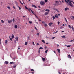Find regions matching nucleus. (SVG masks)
Segmentation results:
<instances>
[{
  "label": "nucleus",
  "instance_id": "nucleus-1",
  "mask_svg": "<svg viewBox=\"0 0 74 74\" xmlns=\"http://www.w3.org/2000/svg\"><path fill=\"white\" fill-rule=\"evenodd\" d=\"M65 2H66V3H69V6H70V7H73V5L72 4V3L71 2H73V1H70V0H64Z\"/></svg>",
  "mask_w": 74,
  "mask_h": 74
},
{
  "label": "nucleus",
  "instance_id": "nucleus-2",
  "mask_svg": "<svg viewBox=\"0 0 74 74\" xmlns=\"http://www.w3.org/2000/svg\"><path fill=\"white\" fill-rule=\"evenodd\" d=\"M40 4L41 5H44L45 4V2L44 1H41L40 2Z\"/></svg>",
  "mask_w": 74,
  "mask_h": 74
},
{
  "label": "nucleus",
  "instance_id": "nucleus-3",
  "mask_svg": "<svg viewBox=\"0 0 74 74\" xmlns=\"http://www.w3.org/2000/svg\"><path fill=\"white\" fill-rule=\"evenodd\" d=\"M29 11L30 12V11H31V12L32 13V14H34V11H33L30 8L29 9Z\"/></svg>",
  "mask_w": 74,
  "mask_h": 74
},
{
  "label": "nucleus",
  "instance_id": "nucleus-4",
  "mask_svg": "<svg viewBox=\"0 0 74 74\" xmlns=\"http://www.w3.org/2000/svg\"><path fill=\"white\" fill-rule=\"evenodd\" d=\"M52 24H53L52 22H50L49 23V26H51V25H52Z\"/></svg>",
  "mask_w": 74,
  "mask_h": 74
},
{
  "label": "nucleus",
  "instance_id": "nucleus-5",
  "mask_svg": "<svg viewBox=\"0 0 74 74\" xmlns=\"http://www.w3.org/2000/svg\"><path fill=\"white\" fill-rule=\"evenodd\" d=\"M71 19L72 20H74V16H71Z\"/></svg>",
  "mask_w": 74,
  "mask_h": 74
},
{
  "label": "nucleus",
  "instance_id": "nucleus-6",
  "mask_svg": "<svg viewBox=\"0 0 74 74\" xmlns=\"http://www.w3.org/2000/svg\"><path fill=\"white\" fill-rule=\"evenodd\" d=\"M15 39L16 41H18V37H16Z\"/></svg>",
  "mask_w": 74,
  "mask_h": 74
},
{
  "label": "nucleus",
  "instance_id": "nucleus-7",
  "mask_svg": "<svg viewBox=\"0 0 74 74\" xmlns=\"http://www.w3.org/2000/svg\"><path fill=\"white\" fill-rule=\"evenodd\" d=\"M10 63L11 64H14V65L15 64L13 62H10Z\"/></svg>",
  "mask_w": 74,
  "mask_h": 74
},
{
  "label": "nucleus",
  "instance_id": "nucleus-8",
  "mask_svg": "<svg viewBox=\"0 0 74 74\" xmlns=\"http://www.w3.org/2000/svg\"><path fill=\"white\" fill-rule=\"evenodd\" d=\"M5 64H8V62L7 61H5Z\"/></svg>",
  "mask_w": 74,
  "mask_h": 74
},
{
  "label": "nucleus",
  "instance_id": "nucleus-9",
  "mask_svg": "<svg viewBox=\"0 0 74 74\" xmlns=\"http://www.w3.org/2000/svg\"><path fill=\"white\" fill-rule=\"evenodd\" d=\"M32 7H34L35 8H37L36 6H35V5H32Z\"/></svg>",
  "mask_w": 74,
  "mask_h": 74
},
{
  "label": "nucleus",
  "instance_id": "nucleus-10",
  "mask_svg": "<svg viewBox=\"0 0 74 74\" xmlns=\"http://www.w3.org/2000/svg\"><path fill=\"white\" fill-rule=\"evenodd\" d=\"M68 58L69 59H71V56L69 55H68Z\"/></svg>",
  "mask_w": 74,
  "mask_h": 74
},
{
  "label": "nucleus",
  "instance_id": "nucleus-11",
  "mask_svg": "<svg viewBox=\"0 0 74 74\" xmlns=\"http://www.w3.org/2000/svg\"><path fill=\"white\" fill-rule=\"evenodd\" d=\"M45 11H47L48 12H49L50 11V10L49 9H47L45 10Z\"/></svg>",
  "mask_w": 74,
  "mask_h": 74
},
{
  "label": "nucleus",
  "instance_id": "nucleus-12",
  "mask_svg": "<svg viewBox=\"0 0 74 74\" xmlns=\"http://www.w3.org/2000/svg\"><path fill=\"white\" fill-rule=\"evenodd\" d=\"M14 65H15V66H13V68H14V69H15V67H16V64H14Z\"/></svg>",
  "mask_w": 74,
  "mask_h": 74
},
{
  "label": "nucleus",
  "instance_id": "nucleus-13",
  "mask_svg": "<svg viewBox=\"0 0 74 74\" xmlns=\"http://www.w3.org/2000/svg\"><path fill=\"white\" fill-rule=\"evenodd\" d=\"M15 29H17L18 28V26L17 25H15L14 26Z\"/></svg>",
  "mask_w": 74,
  "mask_h": 74
},
{
  "label": "nucleus",
  "instance_id": "nucleus-14",
  "mask_svg": "<svg viewBox=\"0 0 74 74\" xmlns=\"http://www.w3.org/2000/svg\"><path fill=\"white\" fill-rule=\"evenodd\" d=\"M55 17L57 19H58V15L57 14H56L55 15Z\"/></svg>",
  "mask_w": 74,
  "mask_h": 74
},
{
  "label": "nucleus",
  "instance_id": "nucleus-15",
  "mask_svg": "<svg viewBox=\"0 0 74 74\" xmlns=\"http://www.w3.org/2000/svg\"><path fill=\"white\" fill-rule=\"evenodd\" d=\"M68 9H69V8H65L64 10L65 11H66L67 10H68Z\"/></svg>",
  "mask_w": 74,
  "mask_h": 74
},
{
  "label": "nucleus",
  "instance_id": "nucleus-16",
  "mask_svg": "<svg viewBox=\"0 0 74 74\" xmlns=\"http://www.w3.org/2000/svg\"><path fill=\"white\" fill-rule=\"evenodd\" d=\"M45 26V27H48V25L47 24H44Z\"/></svg>",
  "mask_w": 74,
  "mask_h": 74
},
{
  "label": "nucleus",
  "instance_id": "nucleus-17",
  "mask_svg": "<svg viewBox=\"0 0 74 74\" xmlns=\"http://www.w3.org/2000/svg\"><path fill=\"white\" fill-rule=\"evenodd\" d=\"M25 8L26 9V10H29V8H27V7H26V6H25Z\"/></svg>",
  "mask_w": 74,
  "mask_h": 74
},
{
  "label": "nucleus",
  "instance_id": "nucleus-18",
  "mask_svg": "<svg viewBox=\"0 0 74 74\" xmlns=\"http://www.w3.org/2000/svg\"><path fill=\"white\" fill-rule=\"evenodd\" d=\"M8 23H11V22H12V20H8Z\"/></svg>",
  "mask_w": 74,
  "mask_h": 74
},
{
  "label": "nucleus",
  "instance_id": "nucleus-19",
  "mask_svg": "<svg viewBox=\"0 0 74 74\" xmlns=\"http://www.w3.org/2000/svg\"><path fill=\"white\" fill-rule=\"evenodd\" d=\"M42 59L43 60V61L44 62V61H45V58H42Z\"/></svg>",
  "mask_w": 74,
  "mask_h": 74
},
{
  "label": "nucleus",
  "instance_id": "nucleus-20",
  "mask_svg": "<svg viewBox=\"0 0 74 74\" xmlns=\"http://www.w3.org/2000/svg\"><path fill=\"white\" fill-rule=\"evenodd\" d=\"M59 53H60V49H57Z\"/></svg>",
  "mask_w": 74,
  "mask_h": 74
},
{
  "label": "nucleus",
  "instance_id": "nucleus-21",
  "mask_svg": "<svg viewBox=\"0 0 74 74\" xmlns=\"http://www.w3.org/2000/svg\"><path fill=\"white\" fill-rule=\"evenodd\" d=\"M71 28L72 29L73 31H74V28L73 27V26H72V27H71Z\"/></svg>",
  "mask_w": 74,
  "mask_h": 74
},
{
  "label": "nucleus",
  "instance_id": "nucleus-22",
  "mask_svg": "<svg viewBox=\"0 0 74 74\" xmlns=\"http://www.w3.org/2000/svg\"><path fill=\"white\" fill-rule=\"evenodd\" d=\"M49 13L48 12H47L45 14V15H47Z\"/></svg>",
  "mask_w": 74,
  "mask_h": 74
},
{
  "label": "nucleus",
  "instance_id": "nucleus-23",
  "mask_svg": "<svg viewBox=\"0 0 74 74\" xmlns=\"http://www.w3.org/2000/svg\"><path fill=\"white\" fill-rule=\"evenodd\" d=\"M62 38H66V36H65L64 35L63 36H62Z\"/></svg>",
  "mask_w": 74,
  "mask_h": 74
},
{
  "label": "nucleus",
  "instance_id": "nucleus-24",
  "mask_svg": "<svg viewBox=\"0 0 74 74\" xmlns=\"http://www.w3.org/2000/svg\"><path fill=\"white\" fill-rule=\"evenodd\" d=\"M14 35L12 34V38H14Z\"/></svg>",
  "mask_w": 74,
  "mask_h": 74
},
{
  "label": "nucleus",
  "instance_id": "nucleus-25",
  "mask_svg": "<svg viewBox=\"0 0 74 74\" xmlns=\"http://www.w3.org/2000/svg\"><path fill=\"white\" fill-rule=\"evenodd\" d=\"M52 18H53V20H54V19H56V18H55V16H53Z\"/></svg>",
  "mask_w": 74,
  "mask_h": 74
},
{
  "label": "nucleus",
  "instance_id": "nucleus-26",
  "mask_svg": "<svg viewBox=\"0 0 74 74\" xmlns=\"http://www.w3.org/2000/svg\"><path fill=\"white\" fill-rule=\"evenodd\" d=\"M68 27L70 28V29H71V26L70 25H68Z\"/></svg>",
  "mask_w": 74,
  "mask_h": 74
},
{
  "label": "nucleus",
  "instance_id": "nucleus-27",
  "mask_svg": "<svg viewBox=\"0 0 74 74\" xmlns=\"http://www.w3.org/2000/svg\"><path fill=\"white\" fill-rule=\"evenodd\" d=\"M43 49V48L42 47H41L39 48V49Z\"/></svg>",
  "mask_w": 74,
  "mask_h": 74
},
{
  "label": "nucleus",
  "instance_id": "nucleus-28",
  "mask_svg": "<svg viewBox=\"0 0 74 74\" xmlns=\"http://www.w3.org/2000/svg\"><path fill=\"white\" fill-rule=\"evenodd\" d=\"M7 8H8V9H9V10H10L11 8H10V6H8L7 7Z\"/></svg>",
  "mask_w": 74,
  "mask_h": 74
},
{
  "label": "nucleus",
  "instance_id": "nucleus-29",
  "mask_svg": "<svg viewBox=\"0 0 74 74\" xmlns=\"http://www.w3.org/2000/svg\"><path fill=\"white\" fill-rule=\"evenodd\" d=\"M59 1L60 3L59 4V5H61L62 2H61V1Z\"/></svg>",
  "mask_w": 74,
  "mask_h": 74
},
{
  "label": "nucleus",
  "instance_id": "nucleus-30",
  "mask_svg": "<svg viewBox=\"0 0 74 74\" xmlns=\"http://www.w3.org/2000/svg\"><path fill=\"white\" fill-rule=\"evenodd\" d=\"M42 42H43V43H45V41L43 40H42Z\"/></svg>",
  "mask_w": 74,
  "mask_h": 74
},
{
  "label": "nucleus",
  "instance_id": "nucleus-31",
  "mask_svg": "<svg viewBox=\"0 0 74 74\" xmlns=\"http://www.w3.org/2000/svg\"><path fill=\"white\" fill-rule=\"evenodd\" d=\"M48 50H47L46 51H45V53H47L48 52Z\"/></svg>",
  "mask_w": 74,
  "mask_h": 74
},
{
  "label": "nucleus",
  "instance_id": "nucleus-32",
  "mask_svg": "<svg viewBox=\"0 0 74 74\" xmlns=\"http://www.w3.org/2000/svg\"><path fill=\"white\" fill-rule=\"evenodd\" d=\"M55 1L57 4H58V3H59V1Z\"/></svg>",
  "mask_w": 74,
  "mask_h": 74
},
{
  "label": "nucleus",
  "instance_id": "nucleus-33",
  "mask_svg": "<svg viewBox=\"0 0 74 74\" xmlns=\"http://www.w3.org/2000/svg\"><path fill=\"white\" fill-rule=\"evenodd\" d=\"M27 42H25V45H27Z\"/></svg>",
  "mask_w": 74,
  "mask_h": 74
},
{
  "label": "nucleus",
  "instance_id": "nucleus-34",
  "mask_svg": "<svg viewBox=\"0 0 74 74\" xmlns=\"http://www.w3.org/2000/svg\"><path fill=\"white\" fill-rule=\"evenodd\" d=\"M1 22L2 23H4V21H3V20H1Z\"/></svg>",
  "mask_w": 74,
  "mask_h": 74
},
{
  "label": "nucleus",
  "instance_id": "nucleus-35",
  "mask_svg": "<svg viewBox=\"0 0 74 74\" xmlns=\"http://www.w3.org/2000/svg\"><path fill=\"white\" fill-rule=\"evenodd\" d=\"M17 7L19 8V10H21V8L19 6H18Z\"/></svg>",
  "mask_w": 74,
  "mask_h": 74
},
{
  "label": "nucleus",
  "instance_id": "nucleus-36",
  "mask_svg": "<svg viewBox=\"0 0 74 74\" xmlns=\"http://www.w3.org/2000/svg\"><path fill=\"white\" fill-rule=\"evenodd\" d=\"M31 71H34V70L33 69H31Z\"/></svg>",
  "mask_w": 74,
  "mask_h": 74
},
{
  "label": "nucleus",
  "instance_id": "nucleus-37",
  "mask_svg": "<svg viewBox=\"0 0 74 74\" xmlns=\"http://www.w3.org/2000/svg\"><path fill=\"white\" fill-rule=\"evenodd\" d=\"M56 11H57V12H59V10H58V9H56Z\"/></svg>",
  "mask_w": 74,
  "mask_h": 74
},
{
  "label": "nucleus",
  "instance_id": "nucleus-38",
  "mask_svg": "<svg viewBox=\"0 0 74 74\" xmlns=\"http://www.w3.org/2000/svg\"><path fill=\"white\" fill-rule=\"evenodd\" d=\"M13 22H15V19H13L12 20Z\"/></svg>",
  "mask_w": 74,
  "mask_h": 74
},
{
  "label": "nucleus",
  "instance_id": "nucleus-39",
  "mask_svg": "<svg viewBox=\"0 0 74 74\" xmlns=\"http://www.w3.org/2000/svg\"><path fill=\"white\" fill-rule=\"evenodd\" d=\"M45 3H47V2H48V0H45Z\"/></svg>",
  "mask_w": 74,
  "mask_h": 74
},
{
  "label": "nucleus",
  "instance_id": "nucleus-40",
  "mask_svg": "<svg viewBox=\"0 0 74 74\" xmlns=\"http://www.w3.org/2000/svg\"><path fill=\"white\" fill-rule=\"evenodd\" d=\"M73 41H74V39H73L72 40H71L70 41V42H73Z\"/></svg>",
  "mask_w": 74,
  "mask_h": 74
},
{
  "label": "nucleus",
  "instance_id": "nucleus-41",
  "mask_svg": "<svg viewBox=\"0 0 74 74\" xmlns=\"http://www.w3.org/2000/svg\"><path fill=\"white\" fill-rule=\"evenodd\" d=\"M65 19L66 22H67V19L66 18H65Z\"/></svg>",
  "mask_w": 74,
  "mask_h": 74
},
{
  "label": "nucleus",
  "instance_id": "nucleus-42",
  "mask_svg": "<svg viewBox=\"0 0 74 74\" xmlns=\"http://www.w3.org/2000/svg\"><path fill=\"white\" fill-rule=\"evenodd\" d=\"M20 3L22 5H23V3H22V2H21V1H20Z\"/></svg>",
  "mask_w": 74,
  "mask_h": 74
},
{
  "label": "nucleus",
  "instance_id": "nucleus-43",
  "mask_svg": "<svg viewBox=\"0 0 74 74\" xmlns=\"http://www.w3.org/2000/svg\"><path fill=\"white\" fill-rule=\"evenodd\" d=\"M38 52L39 53H40V50H38Z\"/></svg>",
  "mask_w": 74,
  "mask_h": 74
},
{
  "label": "nucleus",
  "instance_id": "nucleus-44",
  "mask_svg": "<svg viewBox=\"0 0 74 74\" xmlns=\"http://www.w3.org/2000/svg\"><path fill=\"white\" fill-rule=\"evenodd\" d=\"M55 38V37H53L52 38V40H53V39H54V38Z\"/></svg>",
  "mask_w": 74,
  "mask_h": 74
},
{
  "label": "nucleus",
  "instance_id": "nucleus-45",
  "mask_svg": "<svg viewBox=\"0 0 74 74\" xmlns=\"http://www.w3.org/2000/svg\"><path fill=\"white\" fill-rule=\"evenodd\" d=\"M10 40H11V41H12V38H10Z\"/></svg>",
  "mask_w": 74,
  "mask_h": 74
},
{
  "label": "nucleus",
  "instance_id": "nucleus-46",
  "mask_svg": "<svg viewBox=\"0 0 74 74\" xmlns=\"http://www.w3.org/2000/svg\"><path fill=\"white\" fill-rule=\"evenodd\" d=\"M42 23L45 24V22L42 21Z\"/></svg>",
  "mask_w": 74,
  "mask_h": 74
},
{
  "label": "nucleus",
  "instance_id": "nucleus-47",
  "mask_svg": "<svg viewBox=\"0 0 74 74\" xmlns=\"http://www.w3.org/2000/svg\"><path fill=\"white\" fill-rule=\"evenodd\" d=\"M37 36H39V33H38L37 34Z\"/></svg>",
  "mask_w": 74,
  "mask_h": 74
},
{
  "label": "nucleus",
  "instance_id": "nucleus-48",
  "mask_svg": "<svg viewBox=\"0 0 74 74\" xmlns=\"http://www.w3.org/2000/svg\"><path fill=\"white\" fill-rule=\"evenodd\" d=\"M58 25H59V24L60 23V22L59 21H58Z\"/></svg>",
  "mask_w": 74,
  "mask_h": 74
},
{
  "label": "nucleus",
  "instance_id": "nucleus-49",
  "mask_svg": "<svg viewBox=\"0 0 74 74\" xmlns=\"http://www.w3.org/2000/svg\"><path fill=\"white\" fill-rule=\"evenodd\" d=\"M8 41L7 40L5 41V43H7Z\"/></svg>",
  "mask_w": 74,
  "mask_h": 74
},
{
  "label": "nucleus",
  "instance_id": "nucleus-50",
  "mask_svg": "<svg viewBox=\"0 0 74 74\" xmlns=\"http://www.w3.org/2000/svg\"><path fill=\"white\" fill-rule=\"evenodd\" d=\"M29 22L30 23V24H31V23H32V21H29Z\"/></svg>",
  "mask_w": 74,
  "mask_h": 74
},
{
  "label": "nucleus",
  "instance_id": "nucleus-51",
  "mask_svg": "<svg viewBox=\"0 0 74 74\" xmlns=\"http://www.w3.org/2000/svg\"><path fill=\"white\" fill-rule=\"evenodd\" d=\"M58 32V31H56V32H55L54 33L56 34V33H57V32Z\"/></svg>",
  "mask_w": 74,
  "mask_h": 74
},
{
  "label": "nucleus",
  "instance_id": "nucleus-52",
  "mask_svg": "<svg viewBox=\"0 0 74 74\" xmlns=\"http://www.w3.org/2000/svg\"><path fill=\"white\" fill-rule=\"evenodd\" d=\"M58 74H61V73L60 72H58Z\"/></svg>",
  "mask_w": 74,
  "mask_h": 74
},
{
  "label": "nucleus",
  "instance_id": "nucleus-53",
  "mask_svg": "<svg viewBox=\"0 0 74 74\" xmlns=\"http://www.w3.org/2000/svg\"><path fill=\"white\" fill-rule=\"evenodd\" d=\"M53 10H56V8H53Z\"/></svg>",
  "mask_w": 74,
  "mask_h": 74
},
{
  "label": "nucleus",
  "instance_id": "nucleus-54",
  "mask_svg": "<svg viewBox=\"0 0 74 74\" xmlns=\"http://www.w3.org/2000/svg\"><path fill=\"white\" fill-rule=\"evenodd\" d=\"M14 42H15L16 43V40H14Z\"/></svg>",
  "mask_w": 74,
  "mask_h": 74
},
{
  "label": "nucleus",
  "instance_id": "nucleus-55",
  "mask_svg": "<svg viewBox=\"0 0 74 74\" xmlns=\"http://www.w3.org/2000/svg\"><path fill=\"white\" fill-rule=\"evenodd\" d=\"M70 45H68L67 46V47H70Z\"/></svg>",
  "mask_w": 74,
  "mask_h": 74
},
{
  "label": "nucleus",
  "instance_id": "nucleus-56",
  "mask_svg": "<svg viewBox=\"0 0 74 74\" xmlns=\"http://www.w3.org/2000/svg\"><path fill=\"white\" fill-rule=\"evenodd\" d=\"M34 15H35V16H36V18H37V16L35 14H34Z\"/></svg>",
  "mask_w": 74,
  "mask_h": 74
},
{
  "label": "nucleus",
  "instance_id": "nucleus-57",
  "mask_svg": "<svg viewBox=\"0 0 74 74\" xmlns=\"http://www.w3.org/2000/svg\"><path fill=\"white\" fill-rule=\"evenodd\" d=\"M45 49H46V48H47V46H45Z\"/></svg>",
  "mask_w": 74,
  "mask_h": 74
},
{
  "label": "nucleus",
  "instance_id": "nucleus-58",
  "mask_svg": "<svg viewBox=\"0 0 74 74\" xmlns=\"http://www.w3.org/2000/svg\"><path fill=\"white\" fill-rule=\"evenodd\" d=\"M61 32H62V33H64V31H62Z\"/></svg>",
  "mask_w": 74,
  "mask_h": 74
},
{
  "label": "nucleus",
  "instance_id": "nucleus-59",
  "mask_svg": "<svg viewBox=\"0 0 74 74\" xmlns=\"http://www.w3.org/2000/svg\"><path fill=\"white\" fill-rule=\"evenodd\" d=\"M35 29H36V30H37V28H36V27H35Z\"/></svg>",
  "mask_w": 74,
  "mask_h": 74
},
{
  "label": "nucleus",
  "instance_id": "nucleus-60",
  "mask_svg": "<svg viewBox=\"0 0 74 74\" xmlns=\"http://www.w3.org/2000/svg\"><path fill=\"white\" fill-rule=\"evenodd\" d=\"M27 38L28 39H29V38H30V37L29 36L28 37H27Z\"/></svg>",
  "mask_w": 74,
  "mask_h": 74
},
{
  "label": "nucleus",
  "instance_id": "nucleus-61",
  "mask_svg": "<svg viewBox=\"0 0 74 74\" xmlns=\"http://www.w3.org/2000/svg\"><path fill=\"white\" fill-rule=\"evenodd\" d=\"M13 8H14V9H15V7L14 6H13Z\"/></svg>",
  "mask_w": 74,
  "mask_h": 74
},
{
  "label": "nucleus",
  "instance_id": "nucleus-62",
  "mask_svg": "<svg viewBox=\"0 0 74 74\" xmlns=\"http://www.w3.org/2000/svg\"><path fill=\"white\" fill-rule=\"evenodd\" d=\"M33 45H35L34 43V42H33Z\"/></svg>",
  "mask_w": 74,
  "mask_h": 74
},
{
  "label": "nucleus",
  "instance_id": "nucleus-63",
  "mask_svg": "<svg viewBox=\"0 0 74 74\" xmlns=\"http://www.w3.org/2000/svg\"><path fill=\"white\" fill-rule=\"evenodd\" d=\"M37 45H40V44H38V43H37Z\"/></svg>",
  "mask_w": 74,
  "mask_h": 74
},
{
  "label": "nucleus",
  "instance_id": "nucleus-64",
  "mask_svg": "<svg viewBox=\"0 0 74 74\" xmlns=\"http://www.w3.org/2000/svg\"><path fill=\"white\" fill-rule=\"evenodd\" d=\"M57 47H59V45L58 44H57Z\"/></svg>",
  "mask_w": 74,
  "mask_h": 74
}]
</instances>
